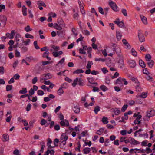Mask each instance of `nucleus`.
<instances>
[{
    "mask_svg": "<svg viewBox=\"0 0 155 155\" xmlns=\"http://www.w3.org/2000/svg\"><path fill=\"white\" fill-rule=\"evenodd\" d=\"M87 79L88 80V81L89 82L92 84H94L95 83H93L94 81V79L93 78H87Z\"/></svg>",
    "mask_w": 155,
    "mask_h": 155,
    "instance_id": "58836bf2",
    "label": "nucleus"
},
{
    "mask_svg": "<svg viewBox=\"0 0 155 155\" xmlns=\"http://www.w3.org/2000/svg\"><path fill=\"white\" fill-rule=\"evenodd\" d=\"M138 36L140 41L143 42L145 41V37L142 31L139 30L138 32Z\"/></svg>",
    "mask_w": 155,
    "mask_h": 155,
    "instance_id": "f257e3e1",
    "label": "nucleus"
},
{
    "mask_svg": "<svg viewBox=\"0 0 155 155\" xmlns=\"http://www.w3.org/2000/svg\"><path fill=\"white\" fill-rule=\"evenodd\" d=\"M147 63L149 67L150 68H151L154 64V62L153 60H151L147 62Z\"/></svg>",
    "mask_w": 155,
    "mask_h": 155,
    "instance_id": "5701e85b",
    "label": "nucleus"
},
{
    "mask_svg": "<svg viewBox=\"0 0 155 155\" xmlns=\"http://www.w3.org/2000/svg\"><path fill=\"white\" fill-rule=\"evenodd\" d=\"M83 151L85 154H87L90 152L91 149L89 148L86 147L83 150Z\"/></svg>",
    "mask_w": 155,
    "mask_h": 155,
    "instance_id": "412c9836",
    "label": "nucleus"
},
{
    "mask_svg": "<svg viewBox=\"0 0 155 155\" xmlns=\"http://www.w3.org/2000/svg\"><path fill=\"white\" fill-rule=\"evenodd\" d=\"M27 8L25 5H23L22 8V12L24 16H26L27 14Z\"/></svg>",
    "mask_w": 155,
    "mask_h": 155,
    "instance_id": "6ab92c4d",
    "label": "nucleus"
},
{
    "mask_svg": "<svg viewBox=\"0 0 155 155\" xmlns=\"http://www.w3.org/2000/svg\"><path fill=\"white\" fill-rule=\"evenodd\" d=\"M128 107V105L127 104H124V105L121 109V111L122 112H124L127 109Z\"/></svg>",
    "mask_w": 155,
    "mask_h": 155,
    "instance_id": "f704fd0d",
    "label": "nucleus"
},
{
    "mask_svg": "<svg viewBox=\"0 0 155 155\" xmlns=\"http://www.w3.org/2000/svg\"><path fill=\"white\" fill-rule=\"evenodd\" d=\"M22 40L23 41V43H24L25 45H28L30 42V40L29 39H28L26 41H23L24 39L22 38Z\"/></svg>",
    "mask_w": 155,
    "mask_h": 155,
    "instance_id": "a18cd8bd",
    "label": "nucleus"
},
{
    "mask_svg": "<svg viewBox=\"0 0 155 155\" xmlns=\"http://www.w3.org/2000/svg\"><path fill=\"white\" fill-rule=\"evenodd\" d=\"M107 120L108 118L104 116L103 117L101 121L104 124H106L108 122Z\"/></svg>",
    "mask_w": 155,
    "mask_h": 155,
    "instance_id": "aec40b11",
    "label": "nucleus"
},
{
    "mask_svg": "<svg viewBox=\"0 0 155 155\" xmlns=\"http://www.w3.org/2000/svg\"><path fill=\"white\" fill-rule=\"evenodd\" d=\"M104 128H101L98 130H97L96 134H97L100 135L104 132Z\"/></svg>",
    "mask_w": 155,
    "mask_h": 155,
    "instance_id": "a211bd4d",
    "label": "nucleus"
},
{
    "mask_svg": "<svg viewBox=\"0 0 155 155\" xmlns=\"http://www.w3.org/2000/svg\"><path fill=\"white\" fill-rule=\"evenodd\" d=\"M95 61H101L103 62L105 61H106V60L104 59H103V58H96L95 59Z\"/></svg>",
    "mask_w": 155,
    "mask_h": 155,
    "instance_id": "6e6d98bb",
    "label": "nucleus"
},
{
    "mask_svg": "<svg viewBox=\"0 0 155 155\" xmlns=\"http://www.w3.org/2000/svg\"><path fill=\"white\" fill-rule=\"evenodd\" d=\"M125 46V48L126 49H130L131 48V46L129 43L125 45H124Z\"/></svg>",
    "mask_w": 155,
    "mask_h": 155,
    "instance_id": "338daca9",
    "label": "nucleus"
},
{
    "mask_svg": "<svg viewBox=\"0 0 155 155\" xmlns=\"http://www.w3.org/2000/svg\"><path fill=\"white\" fill-rule=\"evenodd\" d=\"M118 63L120 68H122L124 66V60L122 58H120L118 61Z\"/></svg>",
    "mask_w": 155,
    "mask_h": 155,
    "instance_id": "1a4fd4ad",
    "label": "nucleus"
},
{
    "mask_svg": "<svg viewBox=\"0 0 155 155\" xmlns=\"http://www.w3.org/2000/svg\"><path fill=\"white\" fill-rule=\"evenodd\" d=\"M113 112L116 115H118L120 113V110L117 108H116L115 109H114Z\"/></svg>",
    "mask_w": 155,
    "mask_h": 155,
    "instance_id": "e433bc0d",
    "label": "nucleus"
},
{
    "mask_svg": "<svg viewBox=\"0 0 155 155\" xmlns=\"http://www.w3.org/2000/svg\"><path fill=\"white\" fill-rule=\"evenodd\" d=\"M15 31L12 30L11 31V36L9 38V39H12L14 35H15Z\"/></svg>",
    "mask_w": 155,
    "mask_h": 155,
    "instance_id": "13d9d810",
    "label": "nucleus"
},
{
    "mask_svg": "<svg viewBox=\"0 0 155 155\" xmlns=\"http://www.w3.org/2000/svg\"><path fill=\"white\" fill-rule=\"evenodd\" d=\"M13 153L15 155H19V151L18 150L16 149L13 151Z\"/></svg>",
    "mask_w": 155,
    "mask_h": 155,
    "instance_id": "774afa93",
    "label": "nucleus"
},
{
    "mask_svg": "<svg viewBox=\"0 0 155 155\" xmlns=\"http://www.w3.org/2000/svg\"><path fill=\"white\" fill-rule=\"evenodd\" d=\"M109 5L111 8L114 11L117 12L118 11V7L115 3L111 0H109Z\"/></svg>",
    "mask_w": 155,
    "mask_h": 155,
    "instance_id": "f03ea898",
    "label": "nucleus"
},
{
    "mask_svg": "<svg viewBox=\"0 0 155 155\" xmlns=\"http://www.w3.org/2000/svg\"><path fill=\"white\" fill-rule=\"evenodd\" d=\"M34 45L35 48L36 49H40V47L38 46L37 44V41H35L34 42Z\"/></svg>",
    "mask_w": 155,
    "mask_h": 155,
    "instance_id": "79ce46f5",
    "label": "nucleus"
},
{
    "mask_svg": "<svg viewBox=\"0 0 155 155\" xmlns=\"http://www.w3.org/2000/svg\"><path fill=\"white\" fill-rule=\"evenodd\" d=\"M77 144L78 145V147H77L75 149L76 150H78L79 152H80V148L81 147V145L80 141H79L78 142Z\"/></svg>",
    "mask_w": 155,
    "mask_h": 155,
    "instance_id": "a19ab883",
    "label": "nucleus"
},
{
    "mask_svg": "<svg viewBox=\"0 0 155 155\" xmlns=\"http://www.w3.org/2000/svg\"><path fill=\"white\" fill-rule=\"evenodd\" d=\"M68 138V136H67L65 134L63 133L61 135V140H63L64 139V140L62 141V142H64L66 141L67 140Z\"/></svg>",
    "mask_w": 155,
    "mask_h": 155,
    "instance_id": "9b49d317",
    "label": "nucleus"
},
{
    "mask_svg": "<svg viewBox=\"0 0 155 155\" xmlns=\"http://www.w3.org/2000/svg\"><path fill=\"white\" fill-rule=\"evenodd\" d=\"M119 75V74L117 72H116L115 73L114 76L111 77V78L112 79H114L118 77Z\"/></svg>",
    "mask_w": 155,
    "mask_h": 155,
    "instance_id": "0e129e2a",
    "label": "nucleus"
},
{
    "mask_svg": "<svg viewBox=\"0 0 155 155\" xmlns=\"http://www.w3.org/2000/svg\"><path fill=\"white\" fill-rule=\"evenodd\" d=\"M59 142V140L58 139L56 138L54 140V144L55 146H58V143Z\"/></svg>",
    "mask_w": 155,
    "mask_h": 155,
    "instance_id": "37998d69",
    "label": "nucleus"
},
{
    "mask_svg": "<svg viewBox=\"0 0 155 155\" xmlns=\"http://www.w3.org/2000/svg\"><path fill=\"white\" fill-rule=\"evenodd\" d=\"M27 92L26 88H23L22 90L19 91V93L21 94H25Z\"/></svg>",
    "mask_w": 155,
    "mask_h": 155,
    "instance_id": "c756f323",
    "label": "nucleus"
},
{
    "mask_svg": "<svg viewBox=\"0 0 155 155\" xmlns=\"http://www.w3.org/2000/svg\"><path fill=\"white\" fill-rule=\"evenodd\" d=\"M99 12L101 14L104 15V10L103 8L101 7H99L98 8Z\"/></svg>",
    "mask_w": 155,
    "mask_h": 155,
    "instance_id": "09e8293b",
    "label": "nucleus"
},
{
    "mask_svg": "<svg viewBox=\"0 0 155 155\" xmlns=\"http://www.w3.org/2000/svg\"><path fill=\"white\" fill-rule=\"evenodd\" d=\"M38 78L37 77H35L33 79H32V82L33 84H35L37 81Z\"/></svg>",
    "mask_w": 155,
    "mask_h": 155,
    "instance_id": "680f3d73",
    "label": "nucleus"
},
{
    "mask_svg": "<svg viewBox=\"0 0 155 155\" xmlns=\"http://www.w3.org/2000/svg\"><path fill=\"white\" fill-rule=\"evenodd\" d=\"M142 87L137 80L136 79V91H142Z\"/></svg>",
    "mask_w": 155,
    "mask_h": 155,
    "instance_id": "f8f14e48",
    "label": "nucleus"
},
{
    "mask_svg": "<svg viewBox=\"0 0 155 155\" xmlns=\"http://www.w3.org/2000/svg\"><path fill=\"white\" fill-rule=\"evenodd\" d=\"M3 136L4 139L6 141H7L8 140L9 136L8 134H4L3 135Z\"/></svg>",
    "mask_w": 155,
    "mask_h": 155,
    "instance_id": "e2e57ef3",
    "label": "nucleus"
},
{
    "mask_svg": "<svg viewBox=\"0 0 155 155\" xmlns=\"http://www.w3.org/2000/svg\"><path fill=\"white\" fill-rule=\"evenodd\" d=\"M114 23L117 24L118 26L120 28L124 27V24L123 21H120L119 18L117 19L116 20L114 21Z\"/></svg>",
    "mask_w": 155,
    "mask_h": 155,
    "instance_id": "20e7f679",
    "label": "nucleus"
},
{
    "mask_svg": "<svg viewBox=\"0 0 155 155\" xmlns=\"http://www.w3.org/2000/svg\"><path fill=\"white\" fill-rule=\"evenodd\" d=\"M100 88L103 91H105L108 90L107 88L104 85H101L100 87Z\"/></svg>",
    "mask_w": 155,
    "mask_h": 155,
    "instance_id": "bb28decb",
    "label": "nucleus"
},
{
    "mask_svg": "<svg viewBox=\"0 0 155 155\" xmlns=\"http://www.w3.org/2000/svg\"><path fill=\"white\" fill-rule=\"evenodd\" d=\"M34 93L35 91L34 89L32 88H31L29 91V94H28L30 95L31 96L34 94Z\"/></svg>",
    "mask_w": 155,
    "mask_h": 155,
    "instance_id": "603ef678",
    "label": "nucleus"
},
{
    "mask_svg": "<svg viewBox=\"0 0 155 155\" xmlns=\"http://www.w3.org/2000/svg\"><path fill=\"white\" fill-rule=\"evenodd\" d=\"M50 74L48 73L46 74H45L44 76V79L45 80H46L47 79H49L51 78L50 76Z\"/></svg>",
    "mask_w": 155,
    "mask_h": 155,
    "instance_id": "4c0bfd02",
    "label": "nucleus"
},
{
    "mask_svg": "<svg viewBox=\"0 0 155 155\" xmlns=\"http://www.w3.org/2000/svg\"><path fill=\"white\" fill-rule=\"evenodd\" d=\"M136 124H139L140 123L141 120H139L141 118L142 116L140 113L138 112L137 114H136Z\"/></svg>",
    "mask_w": 155,
    "mask_h": 155,
    "instance_id": "39448f33",
    "label": "nucleus"
},
{
    "mask_svg": "<svg viewBox=\"0 0 155 155\" xmlns=\"http://www.w3.org/2000/svg\"><path fill=\"white\" fill-rule=\"evenodd\" d=\"M37 94L38 95H43L44 93L42 90H39L37 91Z\"/></svg>",
    "mask_w": 155,
    "mask_h": 155,
    "instance_id": "bf43d9fd",
    "label": "nucleus"
},
{
    "mask_svg": "<svg viewBox=\"0 0 155 155\" xmlns=\"http://www.w3.org/2000/svg\"><path fill=\"white\" fill-rule=\"evenodd\" d=\"M61 88H60L58 91V94L59 95H61L64 93V91L62 89V88L63 87L61 86Z\"/></svg>",
    "mask_w": 155,
    "mask_h": 155,
    "instance_id": "393cba45",
    "label": "nucleus"
},
{
    "mask_svg": "<svg viewBox=\"0 0 155 155\" xmlns=\"http://www.w3.org/2000/svg\"><path fill=\"white\" fill-rule=\"evenodd\" d=\"M25 37L27 38H30L31 39H33L34 38V36L28 33H27L25 35Z\"/></svg>",
    "mask_w": 155,
    "mask_h": 155,
    "instance_id": "8fccbe9b",
    "label": "nucleus"
},
{
    "mask_svg": "<svg viewBox=\"0 0 155 155\" xmlns=\"http://www.w3.org/2000/svg\"><path fill=\"white\" fill-rule=\"evenodd\" d=\"M141 20L143 23L145 24H147V21L146 18L143 15H140Z\"/></svg>",
    "mask_w": 155,
    "mask_h": 155,
    "instance_id": "f3484780",
    "label": "nucleus"
},
{
    "mask_svg": "<svg viewBox=\"0 0 155 155\" xmlns=\"http://www.w3.org/2000/svg\"><path fill=\"white\" fill-rule=\"evenodd\" d=\"M32 29L31 28L29 25H28L25 28V30L27 32H28L32 30Z\"/></svg>",
    "mask_w": 155,
    "mask_h": 155,
    "instance_id": "c03bdc74",
    "label": "nucleus"
},
{
    "mask_svg": "<svg viewBox=\"0 0 155 155\" xmlns=\"http://www.w3.org/2000/svg\"><path fill=\"white\" fill-rule=\"evenodd\" d=\"M145 59H146V61H147V62L148 61H151V55H150V54H147L145 56Z\"/></svg>",
    "mask_w": 155,
    "mask_h": 155,
    "instance_id": "c9c22d12",
    "label": "nucleus"
},
{
    "mask_svg": "<svg viewBox=\"0 0 155 155\" xmlns=\"http://www.w3.org/2000/svg\"><path fill=\"white\" fill-rule=\"evenodd\" d=\"M21 52L22 53H24L25 52H26L28 50V48L25 46H23L22 47L21 46Z\"/></svg>",
    "mask_w": 155,
    "mask_h": 155,
    "instance_id": "a878e982",
    "label": "nucleus"
},
{
    "mask_svg": "<svg viewBox=\"0 0 155 155\" xmlns=\"http://www.w3.org/2000/svg\"><path fill=\"white\" fill-rule=\"evenodd\" d=\"M20 77V75L18 74H16L14 76L13 78L15 80H18L19 79Z\"/></svg>",
    "mask_w": 155,
    "mask_h": 155,
    "instance_id": "052dcab7",
    "label": "nucleus"
},
{
    "mask_svg": "<svg viewBox=\"0 0 155 155\" xmlns=\"http://www.w3.org/2000/svg\"><path fill=\"white\" fill-rule=\"evenodd\" d=\"M47 123V121L45 119H42L40 122V124L42 126L45 125Z\"/></svg>",
    "mask_w": 155,
    "mask_h": 155,
    "instance_id": "3c124183",
    "label": "nucleus"
},
{
    "mask_svg": "<svg viewBox=\"0 0 155 155\" xmlns=\"http://www.w3.org/2000/svg\"><path fill=\"white\" fill-rule=\"evenodd\" d=\"M84 71L82 69H78L73 72V74H79L81 73H83Z\"/></svg>",
    "mask_w": 155,
    "mask_h": 155,
    "instance_id": "b1692460",
    "label": "nucleus"
},
{
    "mask_svg": "<svg viewBox=\"0 0 155 155\" xmlns=\"http://www.w3.org/2000/svg\"><path fill=\"white\" fill-rule=\"evenodd\" d=\"M82 79L80 78L79 79H78V84L81 86H83L84 85V83L83 82Z\"/></svg>",
    "mask_w": 155,
    "mask_h": 155,
    "instance_id": "2f4dec72",
    "label": "nucleus"
},
{
    "mask_svg": "<svg viewBox=\"0 0 155 155\" xmlns=\"http://www.w3.org/2000/svg\"><path fill=\"white\" fill-rule=\"evenodd\" d=\"M49 52L48 51H46L42 55V57L46 58L48 60H51V58L48 57Z\"/></svg>",
    "mask_w": 155,
    "mask_h": 155,
    "instance_id": "9d476101",
    "label": "nucleus"
},
{
    "mask_svg": "<svg viewBox=\"0 0 155 155\" xmlns=\"http://www.w3.org/2000/svg\"><path fill=\"white\" fill-rule=\"evenodd\" d=\"M79 53L83 54H85L86 53V52L83 48H80L79 50Z\"/></svg>",
    "mask_w": 155,
    "mask_h": 155,
    "instance_id": "864d4df0",
    "label": "nucleus"
},
{
    "mask_svg": "<svg viewBox=\"0 0 155 155\" xmlns=\"http://www.w3.org/2000/svg\"><path fill=\"white\" fill-rule=\"evenodd\" d=\"M130 143L131 144H133L135 145L136 144V140L133 138H132L131 137H129Z\"/></svg>",
    "mask_w": 155,
    "mask_h": 155,
    "instance_id": "72a5a7b5",
    "label": "nucleus"
},
{
    "mask_svg": "<svg viewBox=\"0 0 155 155\" xmlns=\"http://www.w3.org/2000/svg\"><path fill=\"white\" fill-rule=\"evenodd\" d=\"M7 20V18L5 16L3 15L2 16H1L0 18V21L2 23H3V25L4 26L5 25Z\"/></svg>",
    "mask_w": 155,
    "mask_h": 155,
    "instance_id": "423d86ee",
    "label": "nucleus"
},
{
    "mask_svg": "<svg viewBox=\"0 0 155 155\" xmlns=\"http://www.w3.org/2000/svg\"><path fill=\"white\" fill-rule=\"evenodd\" d=\"M139 63L140 66L142 67L143 68H144L145 67L146 65L144 62L141 60H140L139 61Z\"/></svg>",
    "mask_w": 155,
    "mask_h": 155,
    "instance_id": "4be33fe9",
    "label": "nucleus"
},
{
    "mask_svg": "<svg viewBox=\"0 0 155 155\" xmlns=\"http://www.w3.org/2000/svg\"><path fill=\"white\" fill-rule=\"evenodd\" d=\"M121 12L124 16H127V11L125 9H123L121 10Z\"/></svg>",
    "mask_w": 155,
    "mask_h": 155,
    "instance_id": "5fc2aeb1",
    "label": "nucleus"
},
{
    "mask_svg": "<svg viewBox=\"0 0 155 155\" xmlns=\"http://www.w3.org/2000/svg\"><path fill=\"white\" fill-rule=\"evenodd\" d=\"M73 110L76 114H78L80 112V109L78 106L77 105L75 106L73 108Z\"/></svg>",
    "mask_w": 155,
    "mask_h": 155,
    "instance_id": "4468645a",
    "label": "nucleus"
},
{
    "mask_svg": "<svg viewBox=\"0 0 155 155\" xmlns=\"http://www.w3.org/2000/svg\"><path fill=\"white\" fill-rule=\"evenodd\" d=\"M101 70L104 74H105L106 73L108 72V71L107 70V68L105 67L101 69Z\"/></svg>",
    "mask_w": 155,
    "mask_h": 155,
    "instance_id": "69168bd1",
    "label": "nucleus"
},
{
    "mask_svg": "<svg viewBox=\"0 0 155 155\" xmlns=\"http://www.w3.org/2000/svg\"><path fill=\"white\" fill-rule=\"evenodd\" d=\"M155 115V110L153 109H149L147 111V117L150 118Z\"/></svg>",
    "mask_w": 155,
    "mask_h": 155,
    "instance_id": "7ed1b4c3",
    "label": "nucleus"
},
{
    "mask_svg": "<svg viewBox=\"0 0 155 155\" xmlns=\"http://www.w3.org/2000/svg\"><path fill=\"white\" fill-rule=\"evenodd\" d=\"M31 105V104L29 103L27 106L26 108V110L27 111H29L30 110Z\"/></svg>",
    "mask_w": 155,
    "mask_h": 155,
    "instance_id": "49530a36",
    "label": "nucleus"
},
{
    "mask_svg": "<svg viewBox=\"0 0 155 155\" xmlns=\"http://www.w3.org/2000/svg\"><path fill=\"white\" fill-rule=\"evenodd\" d=\"M143 74L147 75H148L150 74V73L148 71L147 69L146 68L143 69Z\"/></svg>",
    "mask_w": 155,
    "mask_h": 155,
    "instance_id": "4d7b16f0",
    "label": "nucleus"
},
{
    "mask_svg": "<svg viewBox=\"0 0 155 155\" xmlns=\"http://www.w3.org/2000/svg\"><path fill=\"white\" fill-rule=\"evenodd\" d=\"M100 107L99 106H97L95 107L94 111L96 114H97L98 112L100 111Z\"/></svg>",
    "mask_w": 155,
    "mask_h": 155,
    "instance_id": "7c9ffc66",
    "label": "nucleus"
},
{
    "mask_svg": "<svg viewBox=\"0 0 155 155\" xmlns=\"http://www.w3.org/2000/svg\"><path fill=\"white\" fill-rule=\"evenodd\" d=\"M116 36L118 41H119L121 39L122 35L120 31H116Z\"/></svg>",
    "mask_w": 155,
    "mask_h": 155,
    "instance_id": "0eeeda50",
    "label": "nucleus"
},
{
    "mask_svg": "<svg viewBox=\"0 0 155 155\" xmlns=\"http://www.w3.org/2000/svg\"><path fill=\"white\" fill-rule=\"evenodd\" d=\"M57 22H58V24L59 25L63 26L64 23V22L62 19H61V18L58 19V20Z\"/></svg>",
    "mask_w": 155,
    "mask_h": 155,
    "instance_id": "c85d7f7f",
    "label": "nucleus"
},
{
    "mask_svg": "<svg viewBox=\"0 0 155 155\" xmlns=\"http://www.w3.org/2000/svg\"><path fill=\"white\" fill-rule=\"evenodd\" d=\"M12 87V86L11 85H8L6 86V90L7 91H9L11 90Z\"/></svg>",
    "mask_w": 155,
    "mask_h": 155,
    "instance_id": "ea45409f",
    "label": "nucleus"
},
{
    "mask_svg": "<svg viewBox=\"0 0 155 155\" xmlns=\"http://www.w3.org/2000/svg\"><path fill=\"white\" fill-rule=\"evenodd\" d=\"M128 62L130 67L134 68L135 66L136 63L134 60H130Z\"/></svg>",
    "mask_w": 155,
    "mask_h": 155,
    "instance_id": "ddd939ff",
    "label": "nucleus"
},
{
    "mask_svg": "<svg viewBox=\"0 0 155 155\" xmlns=\"http://www.w3.org/2000/svg\"><path fill=\"white\" fill-rule=\"evenodd\" d=\"M80 37L77 39L76 40V42L77 43H78L79 41H82L84 39V37H82V35L81 34H80Z\"/></svg>",
    "mask_w": 155,
    "mask_h": 155,
    "instance_id": "de8ad7c7",
    "label": "nucleus"
},
{
    "mask_svg": "<svg viewBox=\"0 0 155 155\" xmlns=\"http://www.w3.org/2000/svg\"><path fill=\"white\" fill-rule=\"evenodd\" d=\"M37 4L38 6H42L44 7H45L46 6V5L45 3L42 1L41 0L38 1Z\"/></svg>",
    "mask_w": 155,
    "mask_h": 155,
    "instance_id": "2eb2a0df",
    "label": "nucleus"
},
{
    "mask_svg": "<svg viewBox=\"0 0 155 155\" xmlns=\"http://www.w3.org/2000/svg\"><path fill=\"white\" fill-rule=\"evenodd\" d=\"M93 64L92 61H88L87 62V64L86 66V68L87 69H90L91 67V65Z\"/></svg>",
    "mask_w": 155,
    "mask_h": 155,
    "instance_id": "cd10ccee",
    "label": "nucleus"
},
{
    "mask_svg": "<svg viewBox=\"0 0 155 155\" xmlns=\"http://www.w3.org/2000/svg\"><path fill=\"white\" fill-rule=\"evenodd\" d=\"M78 81V78H76L74 81V82L72 84V86L75 87L77 84V82Z\"/></svg>",
    "mask_w": 155,
    "mask_h": 155,
    "instance_id": "473e14b6",
    "label": "nucleus"
},
{
    "mask_svg": "<svg viewBox=\"0 0 155 155\" xmlns=\"http://www.w3.org/2000/svg\"><path fill=\"white\" fill-rule=\"evenodd\" d=\"M40 143L41 146V148L39 151V152L41 153H42L44 151V148L45 147V142L44 141H42L40 142Z\"/></svg>",
    "mask_w": 155,
    "mask_h": 155,
    "instance_id": "dca6fc26",
    "label": "nucleus"
},
{
    "mask_svg": "<svg viewBox=\"0 0 155 155\" xmlns=\"http://www.w3.org/2000/svg\"><path fill=\"white\" fill-rule=\"evenodd\" d=\"M147 93L145 92H143L141 94L138 95L137 96H136V98H145L147 96Z\"/></svg>",
    "mask_w": 155,
    "mask_h": 155,
    "instance_id": "6e6552de",
    "label": "nucleus"
}]
</instances>
